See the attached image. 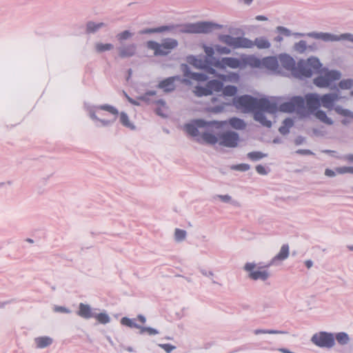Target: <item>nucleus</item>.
Here are the masks:
<instances>
[{"label": "nucleus", "instance_id": "f257e3e1", "mask_svg": "<svg viewBox=\"0 0 353 353\" xmlns=\"http://www.w3.org/2000/svg\"><path fill=\"white\" fill-rule=\"evenodd\" d=\"M233 105L244 112H254L256 121L266 127L271 126V121L266 119L264 113H274L279 110V99H255L248 95L235 97L232 101Z\"/></svg>", "mask_w": 353, "mask_h": 353}, {"label": "nucleus", "instance_id": "f03ea898", "mask_svg": "<svg viewBox=\"0 0 353 353\" xmlns=\"http://www.w3.org/2000/svg\"><path fill=\"white\" fill-rule=\"evenodd\" d=\"M321 64L315 57L301 60L297 63L295 77H310L312 74L321 72V75L315 78L314 84L319 88L331 87L332 83L341 78V74L337 71L321 70Z\"/></svg>", "mask_w": 353, "mask_h": 353}, {"label": "nucleus", "instance_id": "7ed1b4c3", "mask_svg": "<svg viewBox=\"0 0 353 353\" xmlns=\"http://www.w3.org/2000/svg\"><path fill=\"white\" fill-rule=\"evenodd\" d=\"M305 105L310 112H312L316 110L314 115L322 123L329 125L333 124L332 119L328 117L324 111L318 110L321 106V99L320 96L317 94H307L305 95V99L301 97H294L289 101L285 103L280 102L279 111L300 113L304 111Z\"/></svg>", "mask_w": 353, "mask_h": 353}, {"label": "nucleus", "instance_id": "20e7f679", "mask_svg": "<svg viewBox=\"0 0 353 353\" xmlns=\"http://www.w3.org/2000/svg\"><path fill=\"white\" fill-rule=\"evenodd\" d=\"M229 128L241 130L245 128V123L242 119L235 117L230 119L229 121H206L203 119H198L191 120L188 123L185 124L183 130L186 132H198L200 130L210 131L214 129L222 130Z\"/></svg>", "mask_w": 353, "mask_h": 353}, {"label": "nucleus", "instance_id": "39448f33", "mask_svg": "<svg viewBox=\"0 0 353 353\" xmlns=\"http://www.w3.org/2000/svg\"><path fill=\"white\" fill-rule=\"evenodd\" d=\"M189 139L200 144L235 148L239 141V134H188Z\"/></svg>", "mask_w": 353, "mask_h": 353}, {"label": "nucleus", "instance_id": "423d86ee", "mask_svg": "<svg viewBox=\"0 0 353 353\" xmlns=\"http://www.w3.org/2000/svg\"><path fill=\"white\" fill-rule=\"evenodd\" d=\"M118 114L119 111L116 108L108 104L96 106L90 110L91 119L98 121L103 126L112 123Z\"/></svg>", "mask_w": 353, "mask_h": 353}, {"label": "nucleus", "instance_id": "0eeeda50", "mask_svg": "<svg viewBox=\"0 0 353 353\" xmlns=\"http://www.w3.org/2000/svg\"><path fill=\"white\" fill-rule=\"evenodd\" d=\"M177 46V41L172 38L165 39L161 43L154 41H149L145 43V47L148 49L153 50L154 56L167 55L176 48Z\"/></svg>", "mask_w": 353, "mask_h": 353}, {"label": "nucleus", "instance_id": "6e6552de", "mask_svg": "<svg viewBox=\"0 0 353 353\" xmlns=\"http://www.w3.org/2000/svg\"><path fill=\"white\" fill-rule=\"evenodd\" d=\"M220 41L236 48H252L254 47L252 41L245 37H233L228 34H222L219 37Z\"/></svg>", "mask_w": 353, "mask_h": 353}, {"label": "nucleus", "instance_id": "1a4fd4ad", "mask_svg": "<svg viewBox=\"0 0 353 353\" xmlns=\"http://www.w3.org/2000/svg\"><path fill=\"white\" fill-rule=\"evenodd\" d=\"M264 268H266L257 266L254 263H246L243 268L244 270L249 273L248 276L250 279L261 281H265L270 276V272Z\"/></svg>", "mask_w": 353, "mask_h": 353}, {"label": "nucleus", "instance_id": "9d476101", "mask_svg": "<svg viewBox=\"0 0 353 353\" xmlns=\"http://www.w3.org/2000/svg\"><path fill=\"white\" fill-rule=\"evenodd\" d=\"M222 26L211 22H198L186 25L183 30L187 33H209L214 29H221Z\"/></svg>", "mask_w": 353, "mask_h": 353}, {"label": "nucleus", "instance_id": "9b49d317", "mask_svg": "<svg viewBox=\"0 0 353 353\" xmlns=\"http://www.w3.org/2000/svg\"><path fill=\"white\" fill-rule=\"evenodd\" d=\"M311 341L320 347L332 348L335 345L334 334L327 332H319L314 334Z\"/></svg>", "mask_w": 353, "mask_h": 353}, {"label": "nucleus", "instance_id": "f8f14e48", "mask_svg": "<svg viewBox=\"0 0 353 353\" xmlns=\"http://www.w3.org/2000/svg\"><path fill=\"white\" fill-rule=\"evenodd\" d=\"M223 87V83L218 80H211L206 84V87L196 86L194 92L197 97L210 95L213 92H219Z\"/></svg>", "mask_w": 353, "mask_h": 353}, {"label": "nucleus", "instance_id": "ddd939ff", "mask_svg": "<svg viewBox=\"0 0 353 353\" xmlns=\"http://www.w3.org/2000/svg\"><path fill=\"white\" fill-rule=\"evenodd\" d=\"M310 37L317 39H321L324 41H337L340 40H349L353 42V35L350 33L342 34L341 35H334L330 33H317L311 32L307 34Z\"/></svg>", "mask_w": 353, "mask_h": 353}, {"label": "nucleus", "instance_id": "4468645a", "mask_svg": "<svg viewBox=\"0 0 353 353\" xmlns=\"http://www.w3.org/2000/svg\"><path fill=\"white\" fill-rule=\"evenodd\" d=\"M254 64L256 66L262 65L265 68L273 71L275 73L282 74V68L279 64V57H268L263 59L261 61L256 59L254 61Z\"/></svg>", "mask_w": 353, "mask_h": 353}, {"label": "nucleus", "instance_id": "2eb2a0df", "mask_svg": "<svg viewBox=\"0 0 353 353\" xmlns=\"http://www.w3.org/2000/svg\"><path fill=\"white\" fill-rule=\"evenodd\" d=\"M279 64L282 68V74L284 73V70L290 72L292 75L295 77V72L296 70L297 63L294 59L286 54H280L279 56Z\"/></svg>", "mask_w": 353, "mask_h": 353}, {"label": "nucleus", "instance_id": "dca6fc26", "mask_svg": "<svg viewBox=\"0 0 353 353\" xmlns=\"http://www.w3.org/2000/svg\"><path fill=\"white\" fill-rule=\"evenodd\" d=\"M241 65L242 62L234 57H224L216 60L214 63V66L219 69H225L226 68L236 69L241 68Z\"/></svg>", "mask_w": 353, "mask_h": 353}, {"label": "nucleus", "instance_id": "f3484780", "mask_svg": "<svg viewBox=\"0 0 353 353\" xmlns=\"http://www.w3.org/2000/svg\"><path fill=\"white\" fill-rule=\"evenodd\" d=\"M288 134H261L259 139L265 143L279 145L286 143Z\"/></svg>", "mask_w": 353, "mask_h": 353}, {"label": "nucleus", "instance_id": "a211bd4d", "mask_svg": "<svg viewBox=\"0 0 353 353\" xmlns=\"http://www.w3.org/2000/svg\"><path fill=\"white\" fill-rule=\"evenodd\" d=\"M289 246L288 245H283L279 253L274 256L272 260L265 265V268H269L272 265H279L280 262L287 259L289 256Z\"/></svg>", "mask_w": 353, "mask_h": 353}, {"label": "nucleus", "instance_id": "6ab92c4d", "mask_svg": "<svg viewBox=\"0 0 353 353\" xmlns=\"http://www.w3.org/2000/svg\"><path fill=\"white\" fill-rule=\"evenodd\" d=\"M340 98L339 95L336 93L325 94L320 97L321 105L329 110H334V103Z\"/></svg>", "mask_w": 353, "mask_h": 353}, {"label": "nucleus", "instance_id": "aec40b11", "mask_svg": "<svg viewBox=\"0 0 353 353\" xmlns=\"http://www.w3.org/2000/svg\"><path fill=\"white\" fill-rule=\"evenodd\" d=\"M77 314L84 319H90L94 318L95 312L89 304L80 303Z\"/></svg>", "mask_w": 353, "mask_h": 353}, {"label": "nucleus", "instance_id": "412c9836", "mask_svg": "<svg viewBox=\"0 0 353 353\" xmlns=\"http://www.w3.org/2000/svg\"><path fill=\"white\" fill-rule=\"evenodd\" d=\"M334 111L343 118L341 120V123L343 124L347 125L353 121V112L350 110L343 108L340 105H337L334 108Z\"/></svg>", "mask_w": 353, "mask_h": 353}, {"label": "nucleus", "instance_id": "4be33fe9", "mask_svg": "<svg viewBox=\"0 0 353 353\" xmlns=\"http://www.w3.org/2000/svg\"><path fill=\"white\" fill-rule=\"evenodd\" d=\"M137 54V45L134 43L124 46L119 48V55L121 58H128Z\"/></svg>", "mask_w": 353, "mask_h": 353}, {"label": "nucleus", "instance_id": "5701e85b", "mask_svg": "<svg viewBox=\"0 0 353 353\" xmlns=\"http://www.w3.org/2000/svg\"><path fill=\"white\" fill-rule=\"evenodd\" d=\"M178 79L177 77H168L160 81L158 88L165 92L173 91L175 89V81Z\"/></svg>", "mask_w": 353, "mask_h": 353}, {"label": "nucleus", "instance_id": "b1692460", "mask_svg": "<svg viewBox=\"0 0 353 353\" xmlns=\"http://www.w3.org/2000/svg\"><path fill=\"white\" fill-rule=\"evenodd\" d=\"M34 341L37 348L43 349L50 346L52 343L53 339L50 336H45L37 337Z\"/></svg>", "mask_w": 353, "mask_h": 353}, {"label": "nucleus", "instance_id": "393cba45", "mask_svg": "<svg viewBox=\"0 0 353 353\" xmlns=\"http://www.w3.org/2000/svg\"><path fill=\"white\" fill-rule=\"evenodd\" d=\"M184 77L188 80H194L196 81H205L208 79V77L201 73L192 72L188 69L184 70Z\"/></svg>", "mask_w": 353, "mask_h": 353}, {"label": "nucleus", "instance_id": "a878e982", "mask_svg": "<svg viewBox=\"0 0 353 353\" xmlns=\"http://www.w3.org/2000/svg\"><path fill=\"white\" fill-rule=\"evenodd\" d=\"M187 235L188 232L186 230L176 228L173 234L174 241L177 243H182L186 240Z\"/></svg>", "mask_w": 353, "mask_h": 353}, {"label": "nucleus", "instance_id": "bb28decb", "mask_svg": "<svg viewBox=\"0 0 353 353\" xmlns=\"http://www.w3.org/2000/svg\"><path fill=\"white\" fill-rule=\"evenodd\" d=\"M336 340L339 344L345 345L350 341L349 335L344 332H338L334 335V340Z\"/></svg>", "mask_w": 353, "mask_h": 353}, {"label": "nucleus", "instance_id": "cd10ccee", "mask_svg": "<svg viewBox=\"0 0 353 353\" xmlns=\"http://www.w3.org/2000/svg\"><path fill=\"white\" fill-rule=\"evenodd\" d=\"M120 122L121 123L130 130H135V127L133 123L130 121L128 116L125 112H121L120 114Z\"/></svg>", "mask_w": 353, "mask_h": 353}, {"label": "nucleus", "instance_id": "c85d7f7f", "mask_svg": "<svg viewBox=\"0 0 353 353\" xmlns=\"http://www.w3.org/2000/svg\"><path fill=\"white\" fill-rule=\"evenodd\" d=\"M120 322L121 325L130 328H136L140 330L141 327V325L136 323L134 319H130L128 317L125 316L121 318Z\"/></svg>", "mask_w": 353, "mask_h": 353}, {"label": "nucleus", "instance_id": "c756f323", "mask_svg": "<svg viewBox=\"0 0 353 353\" xmlns=\"http://www.w3.org/2000/svg\"><path fill=\"white\" fill-rule=\"evenodd\" d=\"M247 157L252 161H257L268 157V154L259 151H254L248 152Z\"/></svg>", "mask_w": 353, "mask_h": 353}, {"label": "nucleus", "instance_id": "7c9ffc66", "mask_svg": "<svg viewBox=\"0 0 353 353\" xmlns=\"http://www.w3.org/2000/svg\"><path fill=\"white\" fill-rule=\"evenodd\" d=\"M252 42L254 43V46H256L259 49H266L270 47V42L263 37L256 38L255 41Z\"/></svg>", "mask_w": 353, "mask_h": 353}, {"label": "nucleus", "instance_id": "2f4dec72", "mask_svg": "<svg viewBox=\"0 0 353 353\" xmlns=\"http://www.w3.org/2000/svg\"><path fill=\"white\" fill-rule=\"evenodd\" d=\"M294 50L299 52V53H303L308 50H312V48L311 46H309L307 45V43L305 41H300L299 42L295 43L294 46Z\"/></svg>", "mask_w": 353, "mask_h": 353}, {"label": "nucleus", "instance_id": "473e14b6", "mask_svg": "<svg viewBox=\"0 0 353 353\" xmlns=\"http://www.w3.org/2000/svg\"><path fill=\"white\" fill-rule=\"evenodd\" d=\"M99 323L101 324H107L110 322V317L106 312L96 313L94 316Z\"/></svg>", "mask_w": 353, "mask_h": 353}, {"label": "nucleus", "instance_id": "72a5a7b5", "mask_svg": "<svg viewBox=\"0 0 353 353\" xmlns=\"http://www.w3.org/2000/svg\"><path fill=\"white\" fill-rule=\"evenodd\" d=\"M188 61L190 64L194 65L196 68L203 69L205 68V62L201 59H198L194 57H189L188 58Z\"/></svg>", "mask_w": 353, "mask_h": 353}, {"label": "nucleus", "instance_id": "f704fd0d", "mask_svg": "<svg viewBox=\"0 0 353 353\" xmlns=\"http://www.w3.org/2000/svg\"><path fill=\"white\" fill-rule=\"evenodd\" d=\"M222 92L225 97H234L237 93V88L234 85H227L224 88L223 87Z\"/></svg>", "mask_w": 353, "mask_h": 353}, {"label": "nucleus", "instance_id": "c9c22d12", "mask_svg": "<svg viewBox=\"0 0 353 353\" xmlns=\"http://www.w3.org/2000/svg\"><path fill=\"white\" fill-rule=\"evenodd\" d=\"M287 332L281 330H262L257 329L254 330V334L255 335H259L261 334H286Z\"/></svg>", "mask_w": 353, "mask_h": 353}, {"label": "nucleus", "instance_id": "e433bc0d", "mask_svg": "<svg viewBox=\"0 0 353 353\" xmlns=\"http://www.w3.org/2000/svg\"><path fill=\"white\" fill-rule=\"evenodd\" d=\"M216 198L219 199L223 203H230L233 205L239 206V202L233 200L232 198L228 194H219L216 196Z\"/></svg>", "mask_w": 353, "mask_h": 353}, {"label": "nucleus", "instance_id": "4c0bfd02", "mask_svg": "<svg viewBox=\"0 0 353 353\" xmlns=\"http://www.w3.org/2000/svg\"><path fill=\"white\" fill-rule=\"evenodd\" d=\"M172 27L170 26H161L157 28L152 29H146L141 32V34H148V33H154V32H161L165 30H171Z\"/></svg>", "mask_w": 353, "mask_h": 353}, {"label": "nucleus", "instance_id": "58836bf2", "mask_svg": "<svg viewBox=\"0 0 353 353\" xmlns=\"http://www.w3.org/2000/svg\"><path fill=\"white\" fill-rule=\"evenodd\" d=\"M219 78L224 81H237L239 79V76L236 73H231L229 75L219 74Z\"/></svg>", "mask_w": 353, "mask_h": 353}, {"label": "nucleus", "instance_id": "ea45409f", "mask_svg": "<svg viewBox=\"0 0 353 353\" xmlns=\"http://www.w3.org/2000/svg\"><path fill=\"white\" fill-rule=\"evenodd\" d=\"M132 34H132V32H130V31H128V30H125V31H123V32H122L119 33V34L117 35V40H118L120 43H121V42H123V41L127 40V39H128L131 38V37H132Z\"/></svg>", "mask_w": 353, "mask_h": 353}, {"label": "nucleus", "instance_id": "a19ab883", "mask_svg": "<svg viewBox=\"0 0 353 353\" xmlns=\"http://www.w3.org/2000/svg\"><path fill=\"white\" fill-rule=\"evenodd\" d=\"M96 50L99 52H104V51H108L113 48V46L110 43H97L95 46Z\"/></svg>", "mask_w": 353, "mask_h": 353}, {"label": "nucleus", "instance_id": "79ce46f5", "mask_svg": "<svg viewBox=\"0 0 353 353\" xmlns=\"http://www.w3.org/2000/svg\"><path fill=\"white\" fill-rule=\"evenodd\" d=\"M294 125L293 120L291 119H286L283 121V125L279 128L280 132H286Z\"/></svg>", "mask_w": 353, "mask_h": 353}, {"label": "nucleus", "instance_id": "37998d69", "mask_svg": "<svg viewBox=\"0 0 353 353\" xmlns=\"http://www.w3.org/2000/svg\"><path fill=\"white\" fill-rule=\"evenodd\" d=\"M145 332L148 333L150 336L157 335L159 334V332L157 329L152 328L151 327L141 326V330L139 331V334H143Z\"/></svg>", "mask_w": 353, "mask_h": 353}, {"label": "nucleus", "instance_id": "c03bdc74", "mask_svg": "<svg viewBox=\"0 0 353 353\" xmlns=\"http://www.w3.org/2000/svg\"><path fill=\"white\" fill-rule=\"evenodd\" d=\"M103 26L104 23H94V22H89L87 24V30L89 32H92L103 27Z\"/></svg>", "mask_w": 353, "mask_h": 353}, {"label": "nucleus", "instance_id": "a18cd8bd", "mask_svg": "<svg viewBox=\"0 0 353 353\" xmlns=\"http://www.w3.org/2000/svg\"><path fill=\"white\" fill-rule=\"evenodd\" d=\"M250 166L247 163H241L238 165H234L230 167L231 170H237L241 172H245L250 170Z\"/></svg>", "mask_w": 353, "mask_h": 353}, {"label": "nucleus", "instance_id": "49530a36", "mask_svg": "<svg viewBox=\"0 0 353 353\" xmlns=\"http://www.w3.org/2000/svg\"><path fill=\"white\" fill-rule=\"evenodd\" d=\"M339 85L341 89H350L353 86V81L351 79H344L340 81Z\"/></svg>", "mask_w": 353, "mask_h": 353}, {"label": "nucleus", "instance_id": "de8ad7c7", "mask_svg": "<svg viewBox=\"0 0 353 353\" xmlns=\"http://www.w3.org/2000/svg\"><path fill=\"white\" fill-rule=\"evenodd\" d=\"M53 311L57 313L70 314L71 310L65 306L54 305Z\"/></svg>", "mask_w": 353, "mask_h": 353}, {"label": "nucleus", "instance_id": "09e8293b", "mask_svg": "<svg viewBox=\"0 0 353 353\" xmlns=\"http://www.w3.org/2000/svg\"><path fill=\"white\" fill-rule=\"evenodd\" d=\"M336 172L339 174H343L346 173L353 174V167L352 166H343L336 168Z\"/></svg>", "mask_w": 353, "mask_h": 353}, {"label": "nucleus", "instance_id": "8fccbe9b", "mask_svg": "<svg viewBox=\"0 0 353 353\" xmlns=\"http://www.w3.org/2000/svg\"><path fill=\"white\" fill-rule=\"evenodd\" d=\"M230 105V103H222L219 105H216L214 107L211 108L210 109V111H211L212 112H215V113L221 112L225 109V108L227 105Z\"/></svg>", "mask_w": 353, "mask_h": 353}, {"label": "nucleus", "instance_id": "3c124183", "mask_svg": "<svg viewBox=\"0 0 353 353\" xmlns=\"http://www.w3.org/2000/svg\"><path fill=\"white\" fill-rule=\"evenodd\" d=\"M215 50L217 52L221 54H228L231 52V50L228 48L221 46H216Z\"/></svg>", "mask_w": 353, "mask_h": 353}, {"label": "nucleus", "instance_id": "603ef678", "mask_svg": "<svg viewBox=\"0 0 353 353\" xmlns=\"http://www.w3.org/2000/svg\"><path fill=\"white\" fill-rule=\"evenodd\" d=\"M161 348L164 350L167 353H170L172 351L176 349V346L170 345V344H159L158 345Z\"/></svg>", "mask_w": 353, "mask_h": 353}, {"label": "nucleus", "instance_id": "864d4df0", "mask_svg": "<svg viewBox=\"0 0 353 353\" xmlns=\"http://www.w3.org/2000/svg\"><path fill=\"white\" fill-rule=\"evenodd\" d=\"M200 272L202 274V275H203L204 276H206L209 279H212L214 276V274L212 271L211 270H205V269H201L200 270Z\"/></svg>", "mask_w": 353, "mask_h": 353}, {"label": "nucleus", "instance_id": "5fc2aeb1", "mask_svg": "<svg viewBox=\"0 0 353 353\" xmlns=\"http://www.w3.org/2000/svg\"><path fill=\"white\" fill-rule=\"evenodd\" d=\"M256 172L259 174H261V175H266L268 173V172L266 170V168L264 166L261 165H256Z\"/></svg>", "mask_w": 353, "mask_h": 353}, {"label": "nucleus", "instance_id": "6e6d98bb", "mask_svg": "<svg viewBox=\"0 0 353 353\" xmlns=\"http://www.w3.org/2000/svg\"><path fill=\"white\" fill-rule=\"evenodd\" d=\"M203 48H204V51L208 57H212L214 55V49L212 47L204 46Z\"/></svg>", "mask_w": 353, "mask_h": 353}, {"label": "nucleus", "instance_id": "4d7b16f0", "mask_svg": "<svg viewBox=\"0 0 353 353\" xmlns=\"http://www.w3.org/2000/svg\"><path fill=\"white\" fill-rule=\"evenodd\" d=\"M305 139L302 136H298L294 139V143L296 145H302L305 143Z\"/></svg>", "mask_w": 353, "mask_h": 353}, {"label": "nucleus", "instance_id": "13d9d810", "mask_svg": "<svg viewBox=\"0 0 353 353\" xmlns=\"http://www.w3.org/2000/svg\"><path fill=\"white\" fill-rule=\"evenodd\" d=\"M296 154H302V155H311V154H314V153L310 150H297L296 152H295Z\"/></svg>", "mask_w": 353, "mask_h": 353}, {"label": "nucleus", "instance_id": "bf43d9fd", "mask_svg": "<svg viewBox=\"0 0 353 353\" xmlns=\"http://www.w3.org/2000/svg\"><path fill=\"white\" fill-rule=\"evenodd\" d=\"M277 30L286 36H289L290 34V31L288 29L281 26L278 27Z\"/></svg>", "mask_w": 353, "mask_h": 353}, {"label": "nucleus", "instance_id": "052dcab7", "mask_svg": "<svg viewBox=\"0 0 353 353\" xmlns=\"http://www.w3.org/2000/svg\"><path fill=\"white\" fill-rule=\"evenodd\" d=\"M325 174L329 177H334L336 176V173L334 170L330 169H326L325 170Z\"/></svg>", "mask_w": 353, "mask_h": 353}, {"label": "nucleus", "instance_id": "680f3d73", "mask_svg": "<svg viewBox=\"0 0 353 353\" xmlns=\"http://www.w3.org/2000/svg\"><path fill=\"white\" fill-rule=\"evenodd\" d=\"M137 320L139 321L142 323H145L146 322V318L145 316L142 314H139L137 317Z\"/></svg>", "mask_w": 353, "mask_h": 353}, {"label": "nucleus", "instance_id": "e2e57ef3", "mask_svg": "<svg viewBox=\"0 0 353 353\" xmlns=\"http://www.w3.org/2000/svg\"><path fill=\"white\" fill-rule=\"evenodd\" d=\"M305 266L310 269L313 266V262L311 260H307L305 261Z\"/></svg>", "mask_w": 353, "mask_h": 353}, {"label": "nucleus", "instance_id": "0e129e2a", "mask_svg": "<svg viewBox=\"0 0 353 353\" xmlns=\"http://www.w3.org/2000/svg\"><path fill=\"white\" fill-rule=\"evenodd\" d=\"M206 70V72L209 74H215V70L212 68H210V67H207L205 65V68H204Z\"/></svg>", "mask_w": 353, "mask_h": 353}, {"label": "nucleus", "instance_id": "69168bd1", "mask_svg": "<svg viewBox=\"0 0 353 353\" xmlns=\"http://www.w3.org/2000/svg\"><path fill=\"white\" fill-rule=\"evenodd\" d=\"M344 159L349 161H353V154H347L344 157Z\"/></svg>", "mask_w": 353, "mask_h": 353}, {"label": "nucleus", "instance_id": "338daca9", "mask_svg": "<svg viewBox=\"0 0 353 353\" xmlns=\"http://www.w3.org/2000/svg\"><path fill=\"white\" fill-rule=\"evenodd\" d=\"M256 19L257 21H266L268 19L267 17L262 16V15H258L256 17Z\"/></svg>", "mask_w": 353, "mask_h": 353}, {"label": "nucleus", "instance_id": "774afa93", "mask_svg": "<svg viewBox=\"0 0 353 353\" xmlns=\"http://www.w3.org/2000/svg\"><path fill=\"white\" fill-rule=\"evenodd\" d=\"M275 40H276V41L280 42V41H281L283 40V38H282L281 37H280V36H278V37H276L275 38Z\"/></svg>", "mask_w": 353, "mask_h": 353}]
</instances>
